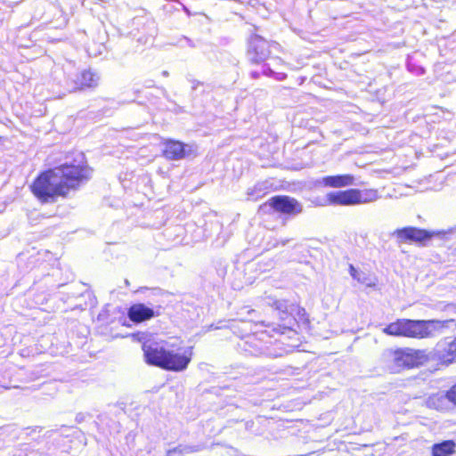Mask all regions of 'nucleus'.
Returning <instances> with one entry per match:
<instances>
[{"instance_id":"15","label":"nucleus","mask_w":456,"mask_h":456,"mask_svg":"<svg viewBox=\"0 0 456 456\" xmlns=\"http://www.w3.org/2000/svg\"><path fill=\"white\" fill-rule=\"evenodd\" d=\"M456 355V339L452 340L447 345V355H444V360L446 362H452Z\"/></svg>"},{"instance_id":"11","label":"nucleus","mask_w":456,"mask_h":456,"mask_svg":"<svg viewBox=\"0 0 456 456\" xmlns=\"http://www.w3.org/2000/svg\"><path fill=\"white\" fill-rule=\"evenodd\" d=\"M456 444L452 440H446L435 444L431 448L432 456H452L456 452Z\"/></svg>"},{"instance_id":"2","label":"nucleus","mask_w":456,"mask_h":456,"mask_svg":"<svg viewBox=\"0 0 456 456\" xmlns=\"http://www.w3.org/2000/svg\"><path fill=\"white\" fill-rule=\"evenodd\" d=\"M142 351L146 362L172 371H183L189 365L192 349L189 348L183 354L169 350L163 343L146 341L142 344Z\"/></svg>"},{"instance_id":"7","label":"nucleus","mask_w":456,"mask_h":456,"mask_svg":"<svg viewBox=\"0 0 456 456\" xmlns=\"http://www.w3.org/2000/svg\"><path fill=\"white\" fill-rule=\"evenodd\" d=\"M192 146L184 145L178 141H167L165 143L164 156L169 159H180L194 154Z\"/></svg>"},{"instance_id":"18","label":"nucleus","mask_w":456,"mask_h":456,"mask_svg":"<svg viewBox=\"0 0 456 456\" xmlns=\"http://www.w3.org/2000/svg\"><path fill=\"white\" fill-rule=\"evenodd\" d=\"M350 274L354 279L357 280L358 281L364 282V281L361 279L358 271L353 265H350Z\"/></svg>"},{"instance_id":"9","label":"nucleus","mask_w":456,"mask_h":456,"mask_svg":"<svg viewBox=\"0 0 456 456\" xmlns=\"http://www.w3.org/2000/svg\"><path fill=\"white\" fill-rule=\"evenodd\" d=\"M354 177L351 175L325 176L320 181V184L325 187L341 188L353 185Z\"/></svg>"},{"instance_id":"6","label":"nucleus","mask_w":456,"mask_h":456,"mask_svg":"<svg viewBox=\"0 0 456 456\" xmlns=\"http://www.w3.org/2000/svg\"><path fill=\"white\" fill-rule=\"evenodd\" d=\"M321 206L338 205L352 206L358 205L356 189L346 191H331L326 195L325 201Z\"/></svg>"},{"instance_id":"14","label":"nucleus","mask_w":456,"mask_h":456,"mask_svg":"<svg viewBox=\"0 0 456 456\" xmlns=\"http://www.w3.org/2000/svg\"><path fill=\"white\" fill-rule=\"evenodd\" d=\"M250 49L256 52L258 59H263L266 55V42L256 36L250 41Z\"/></svg>"},{"instance_id":"17","label":"nucleus","mask_w":456,"mask_h":456,"mask_svg":"<svg viewBox=\"0 0 456 456\" xmlns=\"http://www.w3.org/2000/svg\"><path fill=\"white\" fill-rule=\"evenodd\" d=\"M446 397L456 405V384L446 393Z\"/></svg>"},{"instance_id":"8","label":"nucleus","mask_w":456,"mask_h":456,"mask_svg":"<svg viewBox=\"0 0 456 456\" xmlns=\"http://www.w3.org/2000/svg\"><path fill=\"white\" fill-rule=\"evenodd\" d=\"M393 234L397 238L399 242H420L431 237L427 231L414 227L397 229Z\"/></svg>"},{"instance_id":"12","label":"nucleus","mask_w":456,"mask_h":456,"mask_svg":"<svg viewBox=\"0 0 456 456\" xmlns=\"http://www.w3.org/2000/svg\"><path fill=\"white\" fill-rule=\"evenodd\" d=\"M99 79L100 77L98 74L92 72L91 70H85L77 77V81L76 83L80 89L84 87H94L98 85Z\"/></svg>"},{"instance_id":"3","label":"nucleus","mask_w":456,"mask_h":456,"mask_svg":"<svg viewBox=\"0 0 456 456\" xmlns=\"http://www.w3.org/2000/svg\"><path fill=\"white\" fill-rule=\"evenodd\" d=\"M452 320H410L398 319L383 329V332L389 336L407 337L413 338H425L435 336V334Z\"/></svg>"},{"instance_id":"10","label":"nucleus","mask_w":456,"mask_h":456,"mask_svg":"<svg viewBox=\"0 0 456 456\" xmlns=\"http://www.w3.org/2000/svg\"><path fill=\"white\" fill-rule=\"evenodd\" d=\"M128 315L133 322H140L151 319L154 314L152 309L142 304H137L130 307Z\"/></svg>"},{"instance_id":"4","label":"nucleus","mask_w":456,"mask_h":456,"mask_svg":"<svg viewBox=\"0 0 456 456\" xmlns=\"http://www.w3.org/2000/svg\"><path fill=\"white\" fill-rule=\"evenodd\" d=\"M387 357L396 367L414 368L428 362V356L424 350L413 348L389 349L386 353Z\"/></svg>"},{"instance_id":"5","label":"nucleus","mask_w":456,"mask_h":456,"mask_svg":"<svg viewBox=\"0 0 456 456\" xmlns=\"http://www.w3.org/2000/svg\"><path fill=\"white\" fill-rule=\"evenodd\" d=\"M268 204L275 211L288 214L297 215L303 211L302 205L294 198L289 196H275L269 200Z\"/></svg>"},{"instance_id":"1","label":"nucleus","mask_w":456,"mask_h":456,"mask_svg":"<svg viewBox=\"0 0 456 456\" xmlns=\"http://www.w3.org/2000/svg\"><path fill=\"white\" fill-rule=\"evenodd\" d=\"M92 174L89 167L82 162L77 165H63L40 175L32 185L33 193L46 200L56 196H66L77 189L80 183L88 180Z\"/></svg>"},{"instance_id":"13","label":"nucleus","mask_w":456,"mask_h":456,"mask_svg":"<svg viewBox=\"0 0 456 456\" xmlns=\"http://www.w3.org/2000/svg\"><path fill=\"white\" fill-rule=\"evenodd\" d=\"M356 196L358 205L375 202L381 197L379 191L376 189H356Z\"/></svg>"},{"instance_id":"16","label":"nucleus","mask_w":456,"mask_h":456,"mask_svg":"<svg viewBox=\"0 0 456 456\" xmlns=\"http://www.w3.org/2000/svg\"><path fill=\"white\" fill-rule=\"evenodd\" d=\"M190 452L188 447L182 448L181 446L175 448L173 450H170L167 452V456H183V452Z\"/></svg>"}]
</instances>
